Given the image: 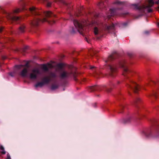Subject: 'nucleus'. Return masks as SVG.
<instances>
[{
	"label": "nucleus",
	"mask_w": 159,
	"mask_h": 159,
	"mask_svg": "<svg viewBox=\"0 0 159 159\" xmlns=\"http://www.w3.org/2000/svg\"><path fill=\"white\" fill-rule=\"evenodd\" d=\"M29 11L32 15L35 16L34 20L32 21L31 24L34 26H36L41 22H47L51 24L52 23L49 21L46 17H50L55 16L52 12L50 11H46L42 13L40 10L34 7H30Z\"/></svg>",
	"instance_id": "nucleus-1"
},
{
	"label": "nucleus",
	"mask_w": 159,
	"mask_h": 159,
	"mask_svg": "<svg viewBox=\"0 0 159 159\" xmlns=\"http://www.w3.org/2000/svg\"><path fill=\"white\" fill-rule=\"evenodd\" d=\"M27 64L25 65H19L16 66L17 68L20 69L23 68V70L20 72V75L23 77H27L31 80H35L37 79L41 74L40 69L37 67L32 69L28 74V68L25 67Z\"/></svg>",
	"instance_id": "nucleus-2"
},
{
	"label": "nucleus",
	"mask_w": 159,
	"mask_h": 159,
	"mask_svg": "<svg viewBox=\"0 0 159 159\" xmlns=\"http://www.w3.org/2000/svg\"><path fill=\"white\" fill-rule=\"evenodd\" d=\"M102 25V29L99 26L94 28V33L95 35L102 36L103 30L108 33H111V31H114L115 26V25L113 24L110 25L107 23H104Z\"/></svg>",
	"instance_id": "nucleus-3"
},
{
	"label": "nucleus",
	"mask_w": 159,
	"mask_h": 159,
	"mask_svg": "<svg viewBox=\"0 0 159 159\" xmlns=\"http://www.w3.org/2000/svg\"><path fill=\"white\" fill-rule=\"evenodd\" d=\"M63 65L59 63L57 65L56 67V70L59 72L60 77L62 79H66L71 76H74L75 73L72 72L71 70L67 71L63 69Z\"/></svg>",
	"instance_id": "nucleus-4"
},
{
	"label": "nucleus",
	"mask_w": 159,
	"mask_h": 159,
	"mask_svg": "<svg viewBox=\"0 0 159 159\" xmlns=\"http://www.w3.org/2000/svg\"><path fill=\"white\" fill-rule=\"evenodd\" d=\"M74 24L77 30L80 34L84 35V34L87 32L88 30L85 26L87 24V22L86 20L78 21L74 20Z\"/></svg>",
	"instance_id": "nucleus-5"
},
{
	"label": "nucleus",
	"mask_w": 159,
	"mask_h": 159,
	"mask_svg": "<svg viewBox=\"0 0 159 159\" xmlns=\"http://www.w3.org/2000/svg\"><path fill=\"white\" fill-rule=\"evenodd\" d=\"M159 0H148V4L143 5L142 6H138L135 5V7L136 9H139L143 12H144L145 10H146L148 12H151L152 10L151 7H152L154 3L158 4Z\"/></svg>",
	"instance_id": "nucleus-6"
},
{
	"label": "nucleus",
	"mask_w": 159,
	"mask_h": 159,
	"mask_svg": "<svg viewBox=\"0 0 159 159\" xmlns=\"http://www.w3.org/2000/svg\"><path fill=\"white\" fill-rule=\"evenodd\" d=\"M57 77V75L55 73L50 72L48 75L44 77L42 80V82H38L35 85L36 87H42L44 84H48L52 80L53 78H56Z\"/></svg>",
	"instance_id": "nucleus-7"
},
{
	"label": "nucleus",
	"mask_w": 159,
	"mask_h": 159,
	"mask_svg": "<svg viewBox=\"0 0 159 159\" xmlns=\"http://www.w3.org/2000/svg\"><path fill=\"white\" fill-rule=\"evenodd\" d=\"M113 59V57L112 56H110L107 60L105 61V62L108 64V67L110 69L111 72L112 73L116 71L117 69V67L116 66L114 65H111L108 64L109 62Z\"/></svg>",
	"instance_id": "nucleus-8"
},
{
	"label": "nucleus",
	"mask_w": 159,
	"mask_h": 159,
	"mask_svg": "<svg viewBox=\"0 0 159 159\" xmlns=\"http://www.w3.org/2000/svg\"><path fill=\"white\" fill-rule=\"evenodd\" d=\"M119 66L123 68V75H124L125 76L126 74H128L130 72V71L128 69L127 67L125 65L124 61H122L120 62Z\"/></svg>",
	"instance_id": "nucleus-9"
},
{
	"label": "nucleus",
	"mask_w": 159,
	"mask_h": 159,
	"mask_svg": "<svg viewBox=\"0 0 159 159\" xmlns=\"http://www.w3.org/2000/svg\"><path fill=\"white\" fill-rule=\"evenodd\" d=\"M53 68L54 67L53 64L49 63L43 64L41 66V68L45 72L49 71Z\"/></svg>",
	"instance_id": "nucleus-10"
},
{
	"label": "nucleus",
	"mask_w": 159,
	"mask_h": 159,
	"mask_svg": "<svg viewBox=\"0 0 159 159\" xmlns=\"http://www.w3.org/2000/svg\"><path fill=\"white\" fill-rule=\"evenodd\" d=\"M129 87L132 89L135 93H137L139 89V87L138 84L135 82L133 81H131L130 84L128 85Z\"/></svg>",
	"instance_id": "nucleus-11"
},
{
	"label": "nucleus",
	"mask_w": 159,
	"mask_h": 159,
	"mask_svg": "<svg viewBox=\"0 0 159 159\" xmlns=\"http://www.w3.org/2000/svg\"><path fill=\"white\" fill-rule=\"evenodd\" d=\"M110 14L107 15V18H110L111 16H113L116 15V9L115 8H111L110 10Z\"/></svg>",
	"instance_id": "nucleus-12"
},
{
	"label": "nucleus",
	"mask_w": 159,
	"mask_h": 159,
	"mask_svg": "<svg viewBox=\"0 0 159 159\" xmlns=\"http://www.w3.org/2000/svg\"><path fill=\"white\" fill-rule=\"evenodd\" d=\"M8 17L9 19H11L13 20H19L20 18L18 17L13 16L11 14L9 13L7 14Z\"/></svg>",
	"instance_id": "nucleus-13"
},
{
	"label": "nucleus",
	"mask_w": 159,
	"mask_h": 159,
	"mask_svg": "<svg viewBox=\"0 0 159 159\" xmlns=\"http://www.w3.org/2000/svg\"><path fill=\"white\" fill-rule=\"evenodd\" d=\"M25 26L24 25H22L20 26L19 29V33H23L25 31Z\"/></svg>",
	"instance_id": "nucleus-14"
},
{
	"label": "nucleus",
	"mask_w": 159,
	"mask_h": 159,
	"mask_svg": "<svg viewBox=\"0 0 159 159\" xmlns=\"http://www.w3.org/2000/svg\"><path fill=\"white\" fill-rule=\"evenodd\" d=\"M143 133L148 138H150L152 135V134L151 133H150L149 134H148L145 131H143Z\"/></svg>",
	"instance_id": "nucleus-15"
},
{
	"label": "nucleus",
	"mask_w": 159,
	"mask_h": 159,
	"mask_svg": "<svg viewBox=\"0 0 159 159\" xmlns=\"http://www.w3.org/2000/svg\"><path fill=\"white\" fill-rule=\"evenodd\" d=\"M58 86L57 84H53L52 85L51 89L52 90H54L58 88Z\"/></svg>",
	"instance_id": "nucleus-16"
},
{
	"label": "nucleus",
	"mask_w": 159,
	"mask_h": 159,
	"mask_svg": "<svg viewBox=\"0 0 159 159\" xmlns=\"http://www.w3.org/2000/svg\"><path fill=\"white\" fill-rule=\"evenodd\" d=\"M104 5V2L103 1H101L100 2L98 3V5L99 7L100 8H101L102 6Z\"/></svg>",
	"instance_id": "nucleus-17"
},
{
	"label": "nucleus",
	"mask_w": 159,
	"mask_h": 159,
	"mask_svg": "<svg viewBox=\"0 0 159 159\" xmlns=\"http://www.w3.org/2000/svg\"><path fill=\"white\" fill-rule=\"evenodd\" d=\"M96 87L95 86H91L89 88V89L91 91H92L95 90L96 89Z\"/></svg>",
	"instance_id": "nucleus-18"
},
{
	"label": "nucleus",
	"mask_w": 159,
	"mask_h": 159,
	"mask_svg": "<svg viewBox=\"0 0 159 159\" xmlns=\"http://www.w3.org/2000/svg\"><path fill=\"white\" fill-rule=\"evenodd\" d=\"M1 150L2 151L1 152L3 154H5L6 153L5 151L4 150V148L2 146H1L0 148Z\"/></svg>",
	"instance_id": "nucleus-19"
},
{
	"label": "nucleus",
	"mask_w": 159,
	"mask_h": 159,
	"mask_svg": "<svg viewBox=\"0 0 159 159\" xmlns=\"http://www.w3.org/2000/svg\"><path fill=\"white\" fill-rule=\"evenodd\" d=\"M152 96H153L155 98H156L157 97V95L156 93L155 92L154 93L149 95V97Z\"/></svg>",
	"instance_id": "nucleus-20"
},
{
	"label": "nucleus",
	"mask_w": 159,
	"mask_h": 159,
	"mask_svg": "<svg viewBox=\"0 0 159 159\" xmlns=\"http://www.w3.org/2000/svg\"><path fill=\"white\" fill-rule=\"evenodd\" d=\"M21 11L20 9H17L14 11V13H18Z\"/></svg>",
	"instance_id": "nucleus-21"
},
{
	"label": "nucleus",
	"mask_w": 159,
	"mask_h": 159,
	"mask_svg": "<svg viewBox=\"0 0 159 159\" xmlns=\"http://www.w3.org/2000/svg\"><path fill=\"white\" fill-rule=\"evenodd\" d=\"M115 3L117 4H123V2L119 1H117L115 2Z\"/></svg>",
	"instance_id": "nucleus-22"
},
{
	"label": "nucleus",
	"mask_w": 159,
	"mask_h": 159,
	"mask_svg": "<svg viewBox=\"0 0 159 159\" xmlns=\"http://www.w3.org/2000/svg\"><path fill=\"white\" fill-rule=\"evenodd\" d=\"M51 2H47V6L48 7H50L51 6Z\"/></svg>",
	"instance_id": "nucleus-23"
},
{
	"label": "nucleus",
	"mask_w": 159,
	"mask_h": 159,
	"mask_svg": "<svg viewBox=\"0 0 159 159\" xmlns=\"http://www.w3.org/2000/svg\"><path fill=\"white\" fill-rule=\"evenodd\" d=\"M3 29V27H0V33H1Z\"/></svg>",
	"instance_id": "nucleus-24"
},
{
	"label": "nucleus",
	"mask_w": 159,
	"mask_h": 159,
	"mask_svg": "<svg viewBox=\"0 0 159 159\" xmlns=\"http://www.w3.org/2000/svg\"><path fill=\"white\" fill-rule=\"evenodd\" d=\"M7 159H11L9 155L7 154Z\"/></svg>",
	"instance_id": "nucleus-25"
},
{
	"label": "nucleus",
	"mask_w": 159,
	"mask_h": 159,
	"mask_svg": "<svg viewBox=\"0 0 159 159\" xmlns=\"http://www.w3.org/2000/svg\"><path fill=\"white\" fill-rule=\"evenodd\" d=\"M85 39L88 43H89V40L87 38H85Z\"/></svg>",
	"instance_id": "nucleus-26"
},
{
	"label": "nucleus",
	"mask_w": 159,
	"mask_h": 159,
	"mask_svg": "<svg viewBox=\"0 0 159 159\" xmlns=\"http://www.w3.org/2000/svg\"><path fill=\"white\" fill-rule=\"evenodd\" d=\"M75 32V30H74V29H72V33H74Z\"/></svg>",
	"instance_id": "nucleus-27"
},
{
	"label": "nucleus",
	"mask_w": 159,
	"mask_h": 159,
	"mask_svg": "<svg viewBox=\"0 0 159 159\" xmlns=\"http://www.w3.org/2000/svg\"><path fill=\"white\" fill-rule=\"evenodd\" d=\"M94 68V66H91L90 68L91 69H93V68Z\"/></svg>",
	"instance_id": "nucleus-28"
},
{
	"label": "nucleus",
	"mask_w": 159,
	"mask_h": 159,
	"mask_svg": "<svg viewBox=\"0 0 159 159\" xmlns=\"http://www.w3.org/2000/svg\"><path fill=\"white\" fill-rule=\"evenodd\" d=\"M157 26L159 27V23H158L157 24Z\"/></svg>",
	"instance_id": "nucleus-29"
},
{
	"label": "nucleus",
	"mask_w": 159,
	"mask_h": 159,
	"mask_svg": "<svg viewBox=\"0 0 159 159\" xmlns=\"http://www.w3.org/2000/svg\"><path fill=\"white\" fill-rule=\"evenodd\" d=\"M52 23H55V21H52Z\"/></svg>",
	"instance_id": "nucleus-30"
},
{
	"label": "nucleus",
	"mask_w": 159,
	"mask_h": 159,
	"mask_svg": "<svg viewBox=\"0 0 159 159\" xmlns=\"http://www.w3.org/2000/svg\"><path fill=\"white\" fill-rule=\"evenodd\" d=\"M28 48V47L27 46L26 47H25V49H27V48Z\"/></svg>",
	"instance_id": "nucleus-31"
},
{
	"label": "nucleus",
	"mask_w": 159,
	"mask_h": 159,
	"mask_svg": "<svg viewBox=\"0 0 159 159\" xmlns=\"http://www.w3.org/2000/svg\"><path fill=\"white\" fill-rule=\"evenodd\" d=\"M10 75L11 76H13V75H11V73H10Z\"/></svg>",
	"instance_id": "nucleus-32"
},
{
	"label": "nucleus",
	"mask_w": 159,
	"mask_h": 159,
	"mask_svg": "<svg viewBox=\"0 0 159 159\" xmlns=\"http://www.w3.org/2000/svg\"><path fill=\"white\" fill-rule=\"evenodd\" d=\"M157 132L159 134V129L157 130Z\"/></svg>",
	"instance_id": "nucleus-33"
},
{
	"label": "nucleus",
	"mask_w": 159,
	"mask_h": 159,
	"mask_svg": "<svg viewBox=\"0 0 159 159\" xmlns=\"http://www.w3.org/2000/svg\"><path fill=\"white\" fill-rule=\"evenodd\" d=\"M137 100H139V98H137Z\"/></svg>",
	"instance_id": "nucleus-34"
},
{
	"label": "nucleus",
	"mask_w": 159,
	"mask_h": 159,
	"mask_svg": "<svg viewBox=\"0 0 159 159\" xmlns=\"http://www.w3.org/2000/svg\"><path fill=\"white\" fill-rule=\"evenodd\" d=\"M25 9V7H23L22 9L23 10H24Z\"/></svg>",
	"instance_id": "nucleus-35"
},
{
	"label": "nucleus",
	"mask_w": 159,
	"mask_h": 159,
	"mask_svg": "<svg viewBox=\"0 0 159 159\" xmlns=\"http://www.w3.org/2000/svg\"><path fill=\"white\" fill-rule=\"evenodd\" d=\"M126 25V23H124V25Z\"/></svg>",
	"instance_id": "nucleus-36"
}]
</instances>
